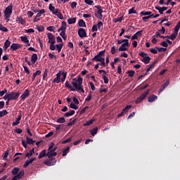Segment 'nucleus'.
I'll return each instance as SVG.
<instances>
[{
	"instance_id": "nucleus-59",
	"label": "nucleus",
	"mask_w": 180,
	"mask_h": 180,
	"mask_svg": "<svg viewBox=\"0 0 180 180\" xmlns=\"http://www.w3.org/2000/svg\"><path fill=\"white\" fill-rule=\"evenodd\" d=\"M8 155H9V150H7L6 152H5V154L3 157V160H4V161H6V159L8 158Z\"/></svg>"
},
{
	"instance_id": "nucleus-8",
	"label": "nucleus",
	"mask_w": 180,
	"mask_h": 180,
	"mask_svg": "<svg viewBox=\"0 0 180 180\" xmlns=\"http://www.w3.org/2000/svg\"><path fill=\"white\" fill-rule=\"evenodd\" d=\"M8 95H9L10 101H16L19 98V96H20V92L15 93L13 91H11V93L8 94Z\"/></svg>"
},
{
	"instance_id": "nucleus-28",
	"label": "nucleus",
	"mask_w": 180,
	"mask_h": 180,
	"mask_svg": "<svg viewBox=\"0 0 180 180\" xmlns=\"http://www.w3.org/2000/svg\"><path fill=\"white\" fill-rule=\"evenodd\" d=\"M46 150H43L39 155L38 158L39 160H41V158H43L44 157H46V155H47V154L46 153Z\"/></svg>"
},
{
	"instance_id": "nucleus-36",
	"label": "nucleus",
	"mask_w": 180,
	"mask_h": 180,
	"mask_svg": "<svg viewBox=\"0 0 180 180\" xmlns=\"http://www.w3.org/2000/svg\"><path fill=\"white\" fill-rule=\"evenodd\" d=\"M155 9H156V11H158L160 15H163L164 14V10H162V7H160L158 6H156L155 7Z\"/></svg>"
},
{
	"instance_id": "nucleus-51",
	"label": "nucleus",
	"mask_w": 180,
	"mask_h": 180,
	"mask_svg": "<svg viewBox=\"0 0 180 180\" xmlns=\"http://www.w3.org/2000/svg\"><path fill=\"white\" fill-rule=\"evenodd\" d=\"M122 44H124L127 47H130V44H129V39H122Z\"/></svg>"
},
{
	"instance_id": "nucleus-5",
	"label": "nucleus",
	"mask_w": 180,
	"mask_h": 180,
	"mask_svg": "<svg viewBox=\"0 0 180 180\" xmlns=\"http://www.w3.org/2000/svg\"><path fill=\"white\" fill-rule=\"evenodd\" d=\"M150 94V89H147L145 92H143L135 101V103L138 105V103H141L147 98V96Z\"/></svg>"
},
{
	"instance_id": "nucleus-50",
	"label": "nucleus",
	"mask_w": 180,
	"mask_h": 180,
	"mask_svg": "<svg viewBox=\"0 0 180 180\" xmlns=\"http://www.w3.org/2000/svg\"><path fill=\"white\" fill-rule=\"evenodd\" d=\"M70 108L71 109H75V110H77V109H78V106H77V104L74 103H71L70 105Z\"/></svg>"
},
{
	"instance_id": "nucleus-32",
	"label": "nucleus",
	"mask_w": 180,
	"mask_h": 180,
	"mask_svg": "<svg viewBox=\"0 0 180 180\" xmlns=\"http://www.w3.org/2000/svg\"><path fill=\"white\" fill-rule=\"evenodd\" d=\"M118 51H127V46L122 44L119 48Z\"/></svg>"
},
{
	"instance_id": "nucleus-39",
	"label": "nucleus",
	"mask_w": 180,
	"mask_h": 180,
	"mask_svg": "<svg viewBox=\"0 0 180 180\" xmlns=\"http://www.w3.org/2000/svg\"><path fill=\"white\" fill-rule=\"evenodd\" d=\"M150 51L153 54H157L158 53V47L155 46V48H152L150 49Z\"/></svg>"
},
{
	"instance_id": "nucleus-34",
	"label": "nucleus",
	"mask_w": 180,
	"mask_h": 180,
	"mask_svg": "<svg viewBox=\"0 0 180 180\" xmlns=\"http://www.w3.org/2000/svg\"><path fill=\"white\" fill-rule=\"evenodd\" d=\"M40 74H41V71H40V70H37V71L32 75V81H34L36 77H37V75H40Z\"/></svg>"
},
{
	"instance_id": "nucleus-6",
	"label": "nucleus",
	"mask_w": 180,
	"mask_h": 180,
	"mask_svg": "<svg viewBox=\"0 0 180 180\" xmlns=\"http://www.w3.org/2000/svg\"><path fill=\"white\" fill-rule=\"evenodd\" d=\"M45 165H47V167H53V165H56L57 164V159L56 158H49L48 160L44 161Z\"/></svg>"
},
{
	"instance_id": "nucleus-33",
	"label": "nucleus",
	"mask_w": 180,
	"mask_h": 180,
	"mask_svg": "<svg viewBox=\"0 0 180 180\" xmlns=\"http://www.w3.org/2000/svg\"><path fill=\"white\" fill-rule=\"evenodd\" d=\"M70 153V146H68L65 150L63 151V157H65Z\"/></svg>"
},
{
	"instance_id": "nucleus-25",
	"label": "nucleus",
	"mask_w": 180,
	"mask_h": 180,
	"mask_svg": "<svg viewBox=\"0 0 180 180\" xmlns=\"http://www.w3.org/2000/svg\"><path fill=\"white\" fill-rule=\"evenodd\" d=\"M63 46H64V44L63 43L55 45V49L56 48L58 53H60L61 51Z\"/></svg>"
},
{
	"instance_id": "nucleus-21",
	"label": "nucleus",
	"mask_w": 180,
	"mask_h": 180,
	"mask_svg": "<svg viewBox=\"0 0 180 180\" xmlns=\"http://www.w3.org/2000/svg\"><path fill=\"white\" fill-rule=\"evenodd\" d=\"M37 61V55L36 53H34L31 56V63L32 64H36Z\"/></svg>"
},
{
	"instance_id": "nucleus-23",
	"label": "nucleus",
	"mask_w": 180,
	"mask_h": 180,
	"mask_svg": "<svg viewBox=\"0 0 180 180\" xmlns=\"http://www.w3.org/2000/svg\"><path fill=\"white\" fill-rule=\"evenodd\" d=\"M9 46H11V41H9V39H7L4 42V51L8 50V48L9 47Z\"/></svg>"
},
{
	"instance_id": "nucleus-48",
	"label": "nucleus",
	"mask_w": 180,
	"mask_h": 180,
	"mask_svg": "<svg viewBox=\"0 0 180 180\" xmlns=\"http://www.w3.org/2000/svg\"><path fill=\"white\" fill-rule=\"evenodd\" d=\"M21 41L23 43H29V39H27V37L24 36V37H20Z\"/></svg>"
},
{
	"instance_id": "nucleus-26",
	"label": "nucleus",
	"mask_w": 180,
	"mask_h": 180,
	"mask_svg": "<svg viewBox=\"0 0 180 180\" xmlns=\"http://www.w3.org/2000/svg\"><path fill=\"white\" fill-rule=\"evenodd\" d=\"M44 13H46V10H39V11H38V13L36 15L37 18H38L39 19H40V18H41V15H44Z\"/></svg>"
},
{
	"instance_id": "nucleus-43",
	"label": "nucleus",
	"mask_w": 180,
	"mask_h": 180,
	"mask_svg": "<svg viewBox=\"0 0 180 180\" xmlns=\"http://www.w3.org/2000/svg\"><path fill=\"white\" fill-rule=\"evenodd\" d=\"M61 75H63V78L60 79L61 82H64L65 81V79L67 78V72H63L60 73Z\"/></svg>"
},
{
	"instance_id": "nucleus-45",
	"label": "nucleus",
	"mask_w": 180,
	"mask_h": 180,
	"mask_svg": "<svg viewBox=\"0 0 180 180\" xmlns=\"http://www.w3.org/2000/svg\"><path fill=\"white\" fill-rule=\"evenodd\" d=\"M8 111L6 110H3L0 111V117H4V116H6L8 115Z\"/></svg>"
},
{
	"instance_id": "nucleus-30",
	"label": "nucleus",
	"mask_w": 180,
	"mask_h": 180,
	"mask_svg": "<svg viewBox=\"0 0 180 180\" xmlns=\"http://www.w3.org/2000/svg\"><path fill=\"white\" fill-rule=\"evenodd\" d=\"M77 22V18H71L68 20V22L69 25H74Z\"/></svg>"
},
{
	"instance_id": "nucleus-19",
	"label": "nucleus",
	"mask_w": 180,
	"mask_h": 180,
	"mask_svg": "<svg viewBox=\"0 0 180 180\" xmlns=\"http://www.w3.org/2000/svg\"><path fill=\"white\" fill-rule=\"evenodd\" d=\"M141 61H142V63H144L145 64H150V61H151V58H150V56H145L141 60Z\"/></svg>"
},
{
	"instance_id": "nucleus-17",
	"label": "nucleus",
	"mask_w": 180,
	"mask_h": 180,
	"mask_svg": "<svg viewBox=\"0 0 180 180\" xmlns=\"http://www.w3.org/2000/svg\"><path fill=\"white\" fill-rule=\"evenodd\" d=\"M26 141L27 144H28L29 146H33V144L36 143V141L33 140V139L30 138L29 136H26Z\"/></svg>"
},
{
	"instance_id": "nucleus-42",
	"label": "nucleus",
	"mask_w": 180,
	"mask_h": 180,
	"mask_svg": "<svg viewBox=\"0 0 180 180\" xmlns=\"http://www.w3.org/2000/svg\"><path fill=\"white\" fill-rule=\"evenodd\" d=\"M91 136H95V135L98 133V127H96L90 131Z\"/></svg>"
},
{
	"instance_id": "nucleus-18",
	"label": "nucleus",
	"mask_w": 180,
	"mask_h": 180,
	"mask_svg": "<svg viewBox=\"0 0 180 180\" xmlns=\"http://www.w3.org/2000/svg\"><path fill=\"white\" fill-rule=\"evenodd\" d=\"M157 99H158V97L155 94H152L148 98V101L150 103L155 102V101H157Z\"/></svg>"
},
{
	"instance_id": "nucleus-60",
	"label": "nucleus",
	"mask_w": 180,
	"mask_h": 180,
	"mask_svg": "<svg viewBox=\"0 0 180 180\" xmlns=\"http://www.w3.org/2000/svg\"><path fill=\"white\" fill-rule=\"evenodd\" d=\"M139 56L140 57H142L143 58H144V57H146L147 56V53H146L145 52H143V51H140L139 53Z\"/></svg>"
},
{
	"instance_id": "nucleus-47",
	"label": "nucleus",
	"mask_w": 180,
	"mask_h": 180,
	"mask_svg": "<svg viewBox=\"0 0 180 180\" xmlns=\"http://www.w3.org/2000/svg\"><path fill=\"white\" fill-rule=\"evenodd\" d=\"M0 30H1V32H9V30H8V28H6V27H4L2 24H0Z\"/></svg>"
},
{
	"instance_id": "nucleus-44",
	"label": "nucleus",
	"mask_w": 180,
	"mask_h": 180,
	"mask_svg": "<svg viewBox=\"0 0 180 180\" xmlns=\"http://www.w3.org/2000/svg\"><path fill=\"white\" fill-rule=\"evenodd\" d=\"M179 29H180V20L177 23V25H176V27H174V32L178 34V32H179Z\"/></svg>"
},
{
	"instance_id": "nucleus-24",
	"label": "nucleus",
	"mask_w": 180,
	"mask_h": 180,
	"mask_svg": "<svg viewBox=\"0 0 180 180\" xmlns=\"http://www.w3.org/2000/svg\"><path fill=\"white\" fill-rule=\"evenodd\" d=\"M153 13L151 11H141L140 15H141L142 16H150Z\"/></svg>"
},
{
	"instance_id": "nucleus-16",
	"label": "nucleus",
	"mask_w": 180,
	"mask_h": 180,
	"mask_svg": "<svg viewBox=\"0 0 180 180\" xmlns=\"http://www.w3.org/2000/svg\"><path fill=\"white\" fill-rule=\"evenodd\" d=\"M49 11L52 12L53 15H57V13H58V9H56L53 4H49Z\"/></svg>"
},
{
	"instance_id": "nucleus-55",
	"label": "nucleus",
	"mask_w": 180,
	"mask_h": 180,
	"mask_svg": "<svg viewBox=\"0 0 180 180\" xmlns=\"http://www.w3.org/2000/svg\"><path fill=\"white\" fill-rule=\"evenodd\" d=\"M153 16H154V14H152L150 15H148L146 17H143L142 20H143V22H147V20L150 19V18H153Z\"/></svg>"
},
{
	"instance_id": "nucleus-54",
	"label": "nucleus",
	"mask_w": 180,
	"mask_h": 180,
	"mask_svg": "<svg viewBox=\"0 0 180 180\" xmlns=\"http://www.w3.org/2000/svg\"><path fill=\"white\" fill-rule=\"evenodd\" d=\"M55 15L61 20H63V19H64V17L63 16V13H61L60 12H58V13Z\"/></svg>"
},
{
	"instance_id": "nucleus-20",
	"label": "nucleus",
	"mask_w": 180,
	"mask_h": 180,
	"mask_svg": "<svg viewBox=\"0 0 180 180\" xmlns=\"http://www.w3.org/2000/svg\"><path fill=\"white\" fill-rule=\"evenodd\" d=\"M22 119V114L18 115V117L16 118L15 121L13 122V126H18L20 123V120Z\"/></svg>"
},
{
	"instance_id": "nucleus-63",
	"label": "nucleus",
	"mask_w": 180,
	"mask_h": 180,
	"mask_svg": "<svg viewBox=\"0 0 180 180\" xmlns=\"http://www.w3.org/2000/svg\"><path fill=\"white\" fill-rule=\"evenodd\" d=\"M98 25H94L91 28V32H98Z\"/></svg>"
},
{
	"instance_id": "nucleus-2",
	"label": "nucleus",
	"mask_w": 180,
	"mask_h": 180,
	"mask_svg": "<svg viewBox=\"0 0 180 180\" xmlns=\"http://www.w3.org/2000/svg\"><path fill=\"white\" fill-rule=\"evenodd\" d=\"M47 37L49 39V43L50 44L49 49L52 51H54V50H56V37H54L51 32H49L47 34Z\"/></svg>"
},
{
	"instance_id": "nucleus-49",
	"label": "nucleus",
	"mask_w": 180,
	"mask_h": 180,
	"mask_svg": "<svg viewBox=\"0 0 180 180\" xmlns=\"http://www.w3.org/2000/svg\"><path fill=\"white\" fill-rule=\"evenodd\" d=\"M37 29L39 32H44V27L43 25H37Z\"/></svg>"
},
{
	"instance_id": "nucleus-46",
	"label": "nucleus",
	"mask_w": 180,
	"mask_h": 180,
	"mask_svg": "<svg viewBox=\"0 0 180 180\" xmlns=\"http://www.w3.org/2000/svg\"><path fill=\"white\" fill-rule=\"evenodd\" d=\"M176 36H178V33L174 32V33L170 35V40H175L176 39Z\"/></svg>"
},
{
	"instance_id": "nucleus-15",
	"label": "nucleus",
	"mask_w": 180,
	"mask_h": 180,
	"mask_svg": "<svg viewBox=\"0 0 180 180\" xmlns=\"http://www.w3.org/2000/svg\"><path fill=\"white\" fill-rule=\"evenodd\" d=\"M67 30V22L63 21L60 27L58 30V32H65Z\"/></svg>"
},
{
	"instance_id": "nucleus-57",
	"label": "nucleus",
	"mask_w": 180,
	"mask_h": 180,
	"mask_svg": "<svg viewBox=\"0 0 180 180\" xmlns=\"http://www.w3.org/2000/svg\"><path fill=\"white\" fill-rule=\"evenodd\" d=\"M31 11H32V12H34V13H37V12H39L40 9L36 8L35 6H32L31 7Z\"/></svg>"
},
{
	"instance_id": "nucleus-40",
	"label": "nucleus",
	"mask_w": 180,
	"mask_h": 180,
	"mask_svg": "<svg viewBox=\"0 0 180 180\" xmlns=\"http://www.w3.org/2000/svg\"><path fill=\"white\" fill-rule=\"evenodd\" d=\"M56 123H65V118H64V117H60L58 118V120H56Z\"/></svg>"
},
{
	"instance_id": "nucleus-35",
	"label": "nucleus",
	"mask_w": 180,
	"mask_h": 180,
	"mask_svg": "<svg viewBox=\"0 0 180 180\" xmlns=\"http://www.w3.org/2000/svg\"><path fill=\"white\" fill-rule=\"evenodd\" d=\"M122 20H124V18L123 17V15L121 16V17H118V18H115L114 22H115V23H117V22H119L120 23H121V22H122Z\"/></svg>"
},
{
	"instance_id": "nucleus-4",
	"label": "nucleus",
	"mask_w": 180,
	"mask_h": 180,
	"mask_svg": "<svg viewBox=\"0 0 180 180\" xmlns=\"http://www.w3.org/2000/svg\"><path fill=\"white\" fill-rule=\"evenodd\" d=\"M95 8L97 9V11L95 12L96 18L100 20H102V18H103V15H102V13H103V8H102V6H95Z\"/></svg>"
},
{
	"instance_id": "nucleus-53",
	"label": "nucleus",
	"mask_w": 180,
	"mask_h": 180,
	"mask_svg": "<svg viewBox=\"0 0 180 180\" xmlns=\"http://www.w3.org/2000/svg\"><path fill=\"white\" fill-rule=\"evenodd\" d=\"M129 15H131L132 13H137V11L134 10V7L130 8L128 11Z\"/></svg>"
},
{
	"instance_id": "nucleus-52",
	"label": "nucleus",
	"mask_w": 180,
	"mask_h": 180,
	"mask_svg": "<svg viewBox=\"0 0 180 180\" xmlns=\"http://www.w3.org/2000/svg\"><path fill=\"white\" fill-rule=\"evenodd\" d=\"M131 108V105H127L123 110L122 111L124 112V113H127V112H129V110H130Z\"/></svg>"
},
{
	"instance_id": "nucleus-11",
	"label": "nucleus",
	"mask_w": 180,
	"mask_h": 180,
	"mask_svg": "<svg viewBox=\"0 0 180 180\" xmlns=\"http://www.w3.org/2000/svg\"><path fill=\"white\" fill-rule=\"evenodd\" d=\"M30 95V91L29 89L25 90L24 93L20 96L22 101H25Z\"/></svg>"
},
{
	"instance_id": "nucleus-22",
	"label": "nucleus",
	"mask_w": 180,
	"mask_h": 180,
	"mask_svg": "<svg viewBox=\"0 0 180 180\" xmlns=\"http://www.w3.org/2000/svg\"><path fill=\"white\" fill-rule=\"evenodd\" d=\"M75 114V110H71L70 111L65 112L64 114V116H65V117H70V116H72Z\"/></svg>"
},
{
	"instance_id": "nucleus-10",
	"label": "nucleus",
	"mask_w": 180,
	"mask_h": 180,
	"mask_svg": "<svg viewBox=\"0 0 180 180\" xmlns=\"http://www.w3.org/2000/svg\"><path fill=\"white\" fill-rule=\"evenodd\" d=\"M78 35L82 39L84 37H86V32L85 31V30L84 28H79L78 30Z\"/></svg>"
},
{
	"instance_id": "nucleus-7",
	"label": "nucleus",
	"mask_w": 180,
	"mask_h": 180,
	"mask_svg": "<svg viewBox=\"0 0 180 180\" xmlns=\"http://www.w3.org/2000/svg\"><path fill=\"white\" fill-rule=\"evenodd\" d=\"M57 150V147H54L50 149H48V153H46V157L48 158H51V157H56L57 155V153L54 152Z\"/></svg>"
},
{
	"instance_id": "nucleus-1",
	"label": "nucleus",
	"mask_w": 180,
	"mask_h": 180,
	"mask_svg": "<svg viewBox=\"0 0 180 180\" xmlns=\"http://www.w3.org/2000/svg\"><path fill=\"white\" fill-rule=\"evenodd\" d=\"M72 79H73V82H72V85H73L75 88H73V86L71 85V84H70V82H68V81L65 82V88H68V89H70V91L74 92L75 91H78V88H79V84H80V86H82L83 79L82 77L78 76L77 79L75 78Z\"/></svg>"
},
{
	"instance_id": "nucleus-29",
	"label": "nucleus",
	"mask_w": 180,
	"mask_h": 180,
	"mask_svg": "<svg viewBox=\"0 0 180 180\" xmlns=\"http://www.w3.org/2000/svg\"><path fill=\"white\" fill-rule=\"evenodd\" d=\"M94 122H95V119H92L86 122V123L83 124V126L85 127L86 126H91V124H94Z\"/></svg>"
},
{
	"instance_id": "nucleus-9",
	"label": "nucleus",
	"mask_w": 180,
	"mask_h": 180,
	"mask_svg": "<svg viewBox=\"0 0 180 180\" xmlns=\"http://www.w3.org/2000/svg\"><path fill=\"white\" fill-rule=\"evenodd\" d=\"M13 8V6L11 4L8 6H7L4 11V15H12V9Z\"/></svg>"
},
{
	"instance_id": "nucleus-61",
	"label": "nucleus",
	"mask_w": 180,
	"mask_h": 180,
	"mask_svg": "<svg viewBox=\"0 0 180 180\" xmlns=\"http://www.w3.org/2000/svg\"><path fill=\"white\" fill-rule=\"evenodd\" d=\"M46 30H49V32H54V30H56V27H54V26H49Z\"/></svg>"
},
{
	"instance_id": "nucleus-41",
	"label": "nucleus",
	"mask_w": 180,
	"mask_h": 180,
	"mask_svg": "<svg viewBox=\"0 0 180 180\" xmlns=\"http://www.w3.org/2000/svg\"><path fill=\"white\" fill-rule=\"evenodd\" d=\"M127 74H128L129 77L133 78V77H134V74H136V72H134V70H128L127 72Z\"/></svg>"
},
{
	"instance_id": "nucleus-64",
	"label": "nucleus",
	"mask_w": 180,
	"mask_h": 180,
	"mask_svg": "<svg viewBox=\"0 0 180 180\" xmlns=\"http://www.w3.org/2000/svg\"><path fill=\"white\" fill-rule=\"evenodd\" d=\"M85 4H87V5H93L94 1L92 0H84Z\"/></svg>"
},
{
	"instance_id": "nucleus-62",
	"label": "nucleus",
	"mask_w": 180,
	"mask_h": 180,
	"mask_svg": "<svg viewBox=\"0 0 180 180\" xmlns=\"http://www.w3.org/2000/svg\"><path fill=\"white\" fill-rule=\"evenodd\" d=\"M116 51H117V49H116V46H113L111 48V53L115 54Z\"/></svg>"
},
{
	"instance_id": "nucleus-13",
	"label": "nucleus",
	"mask_w": 180,
	"mask_h": 180,
	"mask_svg": "<svg viewBox=\"0 0 180 180\" xmlns=\"http://www.w3.org/2000/svg\"><path fill=\"white\" fill-rule=\"evenodd\" d=\"M33 161H36V158H32L30 160H26L23 165V168H27V167H29V165H30Z\"/></svg>"
},
{
	"instance_id": "nucleus-12",
	"label": "nucleus",
	"mask_w": 180,
	"mask_h": 180,
	"mask_svg": "<svg viewBox=\"0 0 180 180\" xmlns=\"http://www.w3.org/2000/svg\"><path fill=\"white\" fill-rule=\"evenodd\" d=\"M20 47H22V45L13 43L11 46V51H16V50L20 49Z\"/></svg>"
},
{
	"instance_id": "nucleus-38",
	"label": "nucleus",
	"mask_w": 180,
	"mask_h": 180,
	"mask_svg": "<svg viewBox=\"0 0 180 180\" xmlns=\"http://www.w3.org/2000/svg\"><path fill=\"white\" fill-rule=\"evenodd\" d=\"M25 175V170H21L17 175H15L16 176H18L17 178L18 179H20L22 178V176H24Z\"/></svg>"
},
{
	"instance_id": "nucleus-31",
	"label": "nucleus",
	"mask_w": 180,
	"mask_h": 180,
	"mask_svg": "<svg viewBox=\"0 0 180 180\" xmlns=\"http://www.w3.org/2000/svg\"><path fill=\"white\" fill-rule=\"evenodd\" d=\"M78 25L79 27H86V25L85 24V21H84V20H79Z\"/></svg>"
},
{
	"instance_id": "nucleus-3",
	"label": "nucleus",
	"mask_w": 180,
	"mask_h": 180,
	"mask_svg": "<svg viewBox=\"0 0 180 180\" xmlns=\"http://www.w3.org/2000/svg\"><path fill=\"white\" fill-rule=\"evenodd\" d=\"M105 53H106V51L103 50L100 51L97 55L94 56V58H92V61H102V60L105 59Z\"/></svg>"
},
{
	"instance_id": "nucleus-14",
	"label": "nucleus",
	"mask_w": 180,
	"mask_h": 180,
	"mask_svg": "<svg viewBox=\"0 0 180 180\" xmlns=\"http://www.w3.org/2000/svg\"><path fill=\"white\" fill-rule=\"evenodd\" d=\"M53 82L60 84L61 82V71L56 74V77L53 79Z\"/></svg>"
},
{
	"instance_id": "nucleus-37",
	"label": "nucleus",
	"mask_w": 180,
	"mask_h": 180,
	"mask_svg": "<svg viewBox=\"0 0 180 180\" xmlns=\"http://www.w3.org/2000/svg\"><path fill=\"white\" fill-rule=\"evenodd\" d=\"M18 172H19V167H14L11 171V174L13 175H18Z\"/></svg>"
},
{
	"instance_id": "nucleus-56",
	"label": "nucleus",
	"mask_w": 180,
	"mask_h": 180,
	"mask_svg": "<svg viewBox=\"0 0 180 180\" xmlns=\"http://www.w3.org/2000/svg\"><path fill=\"white\" fill-rule=\"evenodd\" d=\"M103 79L104 81V84H109V79L105 75H103Z\"/></svg>"
},
{
	"instance_id": "nucleus-58",
	"label": "nucleus",
	"mask_w": 180,
	"mask_h": 180,
	"mask_svg": "<svg viewBox=\"0 0 180 180\" xmlns=\"http://www.w3.org/2000/svg\"><path fill=\"white\" fill-rule=\"evenodd\" d=\"M15 133H17V134H22L23 130H22V129L20 128H16L15 130H14Z\"/></svg>"
},
{
	"instance_id": "nucleus-27",
	"label": "nucleus",
	"mask_w": 180,
	"mask_h": 180,
	"mask_svg": "<svg viewBox=\"0 0 180 180\" xmlns=\"http://www.w3.org/2000/svg\"><path fill=\"white\" fill-rule=\"evenodd\" d=\"M17 22L21 25H26V20H25L22 17H18Z\"/></svg>"
}]
</instances>
